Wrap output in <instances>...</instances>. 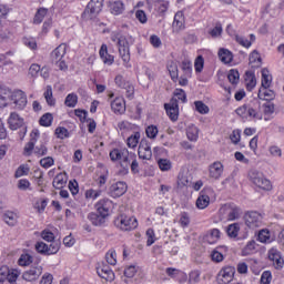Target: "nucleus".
<instances>
[{
  "mask_svg": "<svg viewBox=\"0 0 284 284\" xmlns=\"http://www.w3.org/2000/svg\"><path fill=\"white\" fill-rule=\"evenodd\" d=\"M110 205H112V201L108 199L100 200L95 204L97 212H91L88 215V219L92 223V225H95V227H101L102 225H105V219L110 216Z\"/></svg>",
  "mask_w": 284,
  "mask_h": 284,
  "instance_id": "f257e3e1",
  "label": "nucleus"
},
{
  "mask_svg": "<svg viewBox=\"0 0 284 284\" xmlns=\"http://www.w3.org/2000/svg\"><path fill=\"white\" fill-rule=\"evenodd\" d=\"M115 227H119V230H122V232H130L132 230H136L139 227V222L136 221V217L134 216H128V215H119L113 221Z\"/></svg>",
  "mask_w": 284,
  "mask_h": 284,
  "instance_id": "f03ea898",
  "label": "nucleus"
},
{
  "mask_svg": "<svg viewBox=\"0 0 284 284\" xmlns=\"http://www.w3.org/2000/svg\"><path fill=\"white\" fill-rule=\"evenodd\" d=\"M110 159L111 161H122L121 168L124 170V174H128L130 172V152L128 149H113L110 152Z\"/></svg>",
  "mask_w": 284,
  "mask_h": 284,
  "instance_id": "7ed1b4c3",
  "label": "nucleus"
},
{
  "mask_svg": "<svg viewBox=\"0 0 284 284\" xmlns=\"http://www.w3.org/2000/svg\"><path fill=\"white\" fill-rule=\"evenodd\" d=\"M101 10H103V0H91L82 13V19H87V21L97 19Z\"/></svg>",
  "mask_w": 284,
  "mask_h": 284,
  "instance_id": "20e7f679",
  "label": "nucleus"
},
{
  "mask_svg": "<svg viewBox=\"0 0 284 284\" xmlns=\"http://www.w3.org/2000/svg\"><path fill=\"white\" fill-rule=\"evenodd\" d=\"M248 179L253 182V185H256V187H260V190H265L266 192L272 190V182L265 179V175L256 170H251L248 172Z\"/></svg>",
  "mask_w": 284,
  "mask_h": 284,
  "instance_id": "39448f33",
  "label": "nucleus"
},
{
  "mask_svg": "<svg viewBox=\"0 0 284 284\" xmlns=\"http://www.w3.org/2000/svg\"><path fill=\"white\" fill-rule=\"evenodd\" d=\"M244 223L251 230H256V227H261L263 223V216L256 211H248L244 214Z\"/></svg>",
  "mask_w": 284,
  "mask_h": 284,
  "instance_id": "423d86ee",
  "label": "nucleus"
},
{
  "mask_svg": "<svg viewBox=\"0 0 284 284\" xmlns=\"http://www.w3.org/2000/svg\"><path fill=\"white\" fill-rule=\"evenodd\" d=\"M10 101H13V104L17 108V110H23V108L28 105V97L26 95V92H23L22 90L11 91Z\"/></svg>",
  "mask_w": 284,
  "mask_h": 284,
  "instance_id": "0eeeda50",
  "label": "nucleus"
},
{
  "mask_svg": "<svg viewBox=\"0 0 284 284\" xmlns=\"http://www.w3.org/2000/svg\"><path fill=\"white\" fill-rule=\"evenodd\" d=\"M118 45L120 57L123 60V62L130 63V41H128V38H125V36H120Z\"/></svg>",
  "mask_w": 284,
  "mask_h": 284,
  "instance_id": "6e6552de",
  "label": "nucleus"
},
{
  "mask_svg": "<svg viewBox=\"0 0 284 284\" xmlns=\"http://www.w3.org/2000/svg\"><path fill=\"white\" fill-rule=\"evenodd\" d=\"M236 274V268L234 266H225L217 274L219 284H227L234 278Z\"/></svg>",
  "mask_w": 284,
  "mask_h": 284,
  "instance_id": "1a4fd4ad",
  "label": "nucleus"
},
{
  "mask_svg": "<svg viewBox=\"0 0 284 284\" xmlns=\"http://www.w3.org/2000/svg\"><path fill=\"white\" fill-rule=\"evenodd\" d=\"M164 110L171 121H179V100L176 98H172L169 103H165Z\"/></svg>",
  "mask_w": 284,
  "mask_h": 284,
  "instance_id": "9d476101",
  "label": "nucleus"
},
{
  "mask_svg": "<svg viewBox=\"0 0 284 284\" xmlns=\"http://www.w3.org/2000/svg\"><path fill=\"white\" fill-rule=\"evenodd\" d=\"M125 192H128V183L124 181L115 182L109 187V195L112 196V199H120Z\"/></svg>",
  "mask_w": 284,
  "mask_h": 284,
  "instance_id": "9b49d317",
  "label": "nucleus"
},
{
  "mask_svg": "<svg viewBox=\"0 0 284 284\" xmlns=\"http://www.w3.org/2000/svg\"><path fill=\"white\" fill-rule=\"evenodd\" d=\"M97 274L98 276H100V278H103L109 283H112V281H114V271H112L109 264H105V263L98 264Z\"/></svg>",
  "mask_w": 284,
  "mask_h": 284,
  "instance_id": "f8f14e48",
  "label": "nucleus"
},
{
  "mask_svg": "<svg viewBox=\"0 0 284 284\" xmlns=\"http://www.w3.org/2000/svg\"><path fill=\"white\" fill-rule=\"evenodd\" d=\"M41 274H43V267L37 264L36 266H31L30 268L24 271L22 274V278L23 281H29V283H32V281H38Z\"/></svg>",
  "mask_w": 284,
  "mask_h": 284,
  "instance_id": "ddd939ff",
  "label": "nucleus"
},
{
  "mask_svg": "<svg viewBox=\"0 0 284 284\" xmlns=\"http://www.w3.org/2000/svg\"><path fill=\"white\" fill-rule=\"evenodd\" d=\"M138 154L139 159H142L143 161H150V159H152V146L146 139L141 140Z\"/></svg>",
  "mask_w": 284,
  "mask_h": 284,
  "instance_id": "4468645a",
  "label": "nucleus"
},
{
  "mask_svg": "<svg viewBox=\"0 0 284 284\" xmlns=\"http://www.w3.org/2000/svg\"><path fill=\"white\" fill-rule=\"evenodd\" d=\"M253 104V105H252ZM252 104H247V115L251 116L252 119H263V115L258 113L257 110H261V101L257 99L253 100Z\"/></svg>",
  "mask_w": 284,
  "mask_h": 284,
  "instance_id": "2eb2a0df",
  "label": "nucleus"
},
{
  "mask_svg": "<svg viewBox=\"0 0 284 284\" xmlns=\"http://www.w3.org/2000/svg\"><path fill=\"white\" fill-rule=\"evenodd\" d=\"M8 124L10 130H19V128H23L24 121L23 118L19 116V113L12 112L8 119Z\"/></svg>",
  "mask_w": 284,
  "mask_h": 284,
  "instance_id": "dca6fc26",
  "label": "nucleus"
},
{
  "mask_svg": "<svg viewBox=\"0 0 284 284\" xmlns=\"http://www.w3.org/2000/svg\"><path fill=\"white\" fill-rule=\"evenodd\" d=\"M268 258L273 262L276 270H281L284 265V260L281 257V253L274 248L268 252Z\"/></svg>",
  "mask_w": 284,
  "mask_h": 284,
  "instance_id": "f3484780",
  "label": "nucleus"
},
{
  "mask_svg": "<svg viewBox=\"0 0 284 284\" xmlns=\"http://www.w3.org/2000/svg\"><path fill=\"white\" fill-rule=\"evenodd\" d=\"M241 214H243V210H241L236 204H230L227 206V221H239V219H241Z\"/></svg>",
  "mask_w": 284,
  "mask_h": 284,
  "instance_id": "a211bd4d",
  "label": "nucleus"
},
{
  "mask_svg": "<svg viewBox=\"0 0 284 284\" xmlns=\"http://www.w3.org/2000/svg\"><path fill=\"white\" fill-rule=\"evenodd\" d=\"M257 97L262 101H274V99H276V93L274 92V90H271L270 88L262 87L258 90Z\"/></svg>",
  "mask_w": 284,
  "mask_h": 284,
  "instance_id": "6ab92c4d",
  "label": "nucleus"
},
{
  "mask_svg": "<svg viewBox=\"0 0 284 284\" xmlns=\"http://www.w3.org/2000/svg\"><path fill=\"white\" fill-rule=\"evenodd\" d=\"M99 54L105 65L114 63V55L108 53V44L101 45Z\"/></svg>",
  "mask_w": 284,
  "mask_h": 284,
  "instance_id": "aec40b11",
  "label": "nucleus"
},
{
  "mask_svg": "<svg viewBox=\"0 0 284 284\" xmlns=\"http://www.w3.org/2000/svg\"><path fill=\"white\" fill-rule=\"evenodd\" d=\"M111 109L114 114H123V112H125V100H123V98H115L111 102Z\"/></svg>",
  "mask_w": 284,
  "mask_h": 284,
  "instance_id": "412c9836",
  "label": "nucleus"
},
{
  "mask_svg": "<svg viewBox=\"0 0 284 284\" xmlns=\"http://www.w3.org/2000/svg\"><path fill=\"white\" fill-rule=\"evenodd\" d=\"M211 179H221V174H223V163L214 162L209 168Z\"/></svg>",
  "mask_w": 284,
  "mask_h": 284,
  "instance_id": "4be33fe9",
  "label": "nucleus"
},
{
  "mask_svg": "<svg viewBox=\"0 0 284 284\" xmlns=\"http://www.w3.org/2000/svg\"><path fill=\"white\" fill-rule=\"evenodd\" d=\"M67 47L65 44H60L51 52V61L55 63L57 61H61L63 57H65Z\"/></svg>",
  "mask_w": 284,
  "mask_h": 284,
  "instance_id": "5701e85b",
  "label": "nucleus"
},
{
  "mask_svg": "<svg viewBox=\"0 0 284 284\" xmlns=\"http://www.w3.org/2000/svg\"><path fill=\"white\" fill-rule=\"evenodd\" d=\"M109 8L111 14H123V10H125V4L121 0L109 2Z\"/></svg>",
  "mask_w": 284,
  "mask_h": 284,
  "instance_id": "b1692460",
  "label": "nucleus"
},
{
  "mask_svg": "<svg viewBox=\"0 0 284 284\" xmlns=\"http://www.w3.org/2000/svg\"><path fill=\"white\" fill-rule=\"evenodd\" d=\"M219 59L220 61H222V63H232V61H234V55L232 54V51L222 48L219 50Z\"/></svg>",
  "mask_w": 284,
  "mask_h": 284,
  "instance_id": "393cba45",
  "label": "nucleus"
},
{
  "mask_svg": "<svg viewBox=\"0 0 284 284\" xmlns=\"http://www.w3.org/2000/svg\"><path fill=\"white\" fill-rule=\"evenodd\" d=\"M65 183H68V175L59 173L53 179L52 185L55 190H63V187H65Z\"/></svg>",
  "mask_w": 284,
  "mask_h": 284,
  "instance_id": "a878e982",
  "label": "nucleus"
},
{
  "mask_svg": "<svg viewBox=\"0 0 284 284\" xmlns=\"http://www.w3.org/2000/svg\"><path fill=\"white\" fill-rule=\"evenodd\" d=\"M11 97H12V90L1 89L0 90V108H7L8 101H10Z\"/></svg>",
  "mask_w": 284,
  "mask_h": 284,
  "instance_id": "bb28decb",
  "label": "nucleus"
},
{
  "mask_svg": "<svg viewBox=\"0 0 284 284\" xmlns=\"http://www.w3.org/2000/svg\"><path fill=\"white\" fill-rule=\"evenodd\" d=\"M3 221L4 223H7V225H10V227H14V225L18 222L19 216L17 215V213L12 212V211H7L3 214Z\"/></svg>",
  "mask_w": 284,
  "mask_h": 284,
  "instance_id": "cd10ccee",
  "label": "nucleus"
},
{
  "mask_svg": "<svg viewBox=\"0 0 284 284\" xmlns=\"http://www.w3.org/2000/svg\"><path fill=\"white\" fill-rule=\"evenodd\" d=\"M250 64L252 68H261L263 59H261V53L257 50H254L248 57Z\"/></svg>",
  "mask_w": 284,
  "mask_h": 284,
  "instance_id": "c85d7f7f",
  "label": "nucleus"
},
{
  "mask_svg": "<svg viewBox=\"0 0 284 284\" xmlns=\"http://www.w3.org/2000/svg\"><path fill=\"white\" fill-rule=\"evenodd\" d=\"M168 71L172 81L176 83V81H179V65H176V62L172 61L170 64H168Z\"/></svg>",
  "mask_w": 284,
  "mask_h": 284,
  "instance_id": "c756f323",
  "label": "nucleus"
},
{
  "mask_svg": "<svg viewBox=\"0 0 284 284\" xmlns=\"http://www.w3.org/2000/svg\"><path fill=\"white\" fill-rule=\"evenodd\" d=\"M239 232H241V224L239 223L230 224L226 227V234L230 239H236V236H239Z\"/></svg>",
  "mask_w": 284,
  "mask_h": 284,
  "instance_id": "7c9ffc66",
  "label": "nucleus"
},
{
  "mask_svg": "<svg viewBox=\"0 0 284 284\" xmlns=\"http://www.w3.org/2000/svg\"><path fill=\"white\" fill-rule=\"evenodd\" d=\"M221 250H223V246H219L211 252L213 263H222V261H224L225 257L223 256Z\"/></svg>",
  "mask_w": 284,
  "mask_h": 284,
  "instance_id": "2f4dec72",
  "label": "nucleus"
},
{
  "mask_svg": "<svg viewBox=\"0 0 284 284\" xmlns=\"http://www.w3.org/2000/svg\"><path fill=\"white\" fill-rule=\"evenodd\" d=\"M210 205V196L205 194H201L196 200V207L199 210H205Z\"/></svg>",
  "mask_w": 284,
  "mask_h": 284,
  "instance_id": "473e14b6",
  "label": "nucleus"
},
{
  "mask_svg": "<svg viewBox=\"0 0 284 284\" xmlns=\"http://www.w3.org/2000/svg\"><path fill=\"white\" fill-rule=\"evenodd\" d=\"M257 241H260V243H272L270 230L267 229L261 230L257 234Z\"/></svg>",
  "mask_w": 284,
  "mask_h": 284,
  "instance_id": "72a5a7b5",
  "label": "nucleus"
},
{
  "mask_svg": "<svg viewBox=\"0 0 284 284\" xmlns=\"http://www.w3.org/2000/svg\"><path fill=\"white\" fill-rule=\"evenodd\" d=\"M52 121H54V116H52V113H44L40 118L39 124L42 125V128H50V125H52Z\"/></svg>",
  "mask_w": 284,
  "mask_h": 284,
  "instance_id": "f704fd0d",
  "label": "nucleus"
},
{
  "mask_svg": "<svg viewBox=\"0 0 284 284\" xmlns=\"http://www.w3.org/2000/svg\"><path fill=\"white\" fill-rule=\"evenodd\" d=\"M254 250H256V241L252 240L243 247L242 256H250V254L254 253Z\"/></svg>",
  "mask_w": 284,
  "mask_h": 284,
  "instance_id": "c9c22d12",
  "label": "nucleus"
},
{
  "mask_svg": "<svg viewBox=\"0 0 284 284\" xmlns=\"http://www.w3.org/2000/svg\"><path fill=\"white\" fill-rule=\"evenodd\" d=\"M158 165L161 172H170V170H172V161H170L169 159L158 160Z\"/></svg>",
  "mask_w": 284,
  "mask_h": 284,
  "instance_id": "e433bc0d",
  "label": "nucleus"
},
{
  "mask_svg": "<svg viewBox=\"0 0 284 284\" xmlns=\"http://www.w3.org/2000/svg\"><path fill=\"white\" fill-rule=\"evenodd\" d=\"M245 74L250 79L248 83H246V89L252 92L256 88V75L252 71H246Z\"/></svg>",
  "mask_w": 284,
  "mask_h": 284,
  "instance_id": "4c0bfd02",
  "label": "nucleus"
},
{
  "mask_svg": "<svg viewBox=\"0 0 284 284\" xmlns=\"http://www.w3.org/2000/svg\"><path fill=\"white\" fill-rule=\"evenodd\" d=\"M272 85V78H270V70L262 69V88H270Z\"/></svg>",
  "mask_w": 284,
  "mask_h": 284,
  "instance_id": "58836bf2",
  "label": "nucleus"
},
{
  "mask_svg": "<svg viewBox=\"0 0 284 284\" xmlns=\"http://www.w3.org/2000/svg\"><path fill=\"white\" fill-rule=\"evenodd\" d=\"M78 101H79V97H77V94L74 93H70L67 95L64 100V105H67V108H75Z\"/></svg>",
  "mask_w": 284,
  "mask_h": 284,
  "instance_id": "ea45409f",
  "label": "nucleus"
},
{
  "mask_svg": "<svg viewBox=\"0 0 284 284\" xmlns=\"http://www.w3.org/2000/svg\"><path fill=\"white\" fill-rule=\"evenodd\" d=\"M227 79L232 85H236L239 83V79H241V74L239 73V70L231 69L227 74Z\"/></svg>",
  "mask_w": 284,
  "mask_h": 284,
  "instance_id": "a19ab883",
  "label": "nucleus"
},
{
  "mask_svg": "<svg viewBox=\"0 0 284 284\" xmlns=\"http://www.w3.org/2000/svg\"><path fill=\"white\" fill-rule=\"evenodd\" d=\"M195 110L199 112V114H209L210 113V106H207L203 101H195L194 102Z\"/></svg>",
  "mask_w": 284,
  "mask_h": 284,
  "instance_id": "79ce46f5",
  "label": "nucleus"
},
{
  "mask_svg": "<svg viewBox=\"0 0 284 284\" xmlns=\"http://www.w3.org/2000/svg\"><path fill=\"white\" fill-rule=\"evenodd\" d=\"M189 283L190 284L201 283V271L199 270L191 271L189 274Z\"/></svg>",
  "mask_w": 284,
  "mask_h": 284,
  "instance_id": "37998d69",
  "label": "nucleus"
},
{
  "mask_svg": "<svg viewBox=\"0 0 284 284\" xmlns=\"http://www.w3.org/2000/svg\"><path fill=\"white\" fill-rule=\"evenodd\" d=\"M45 14H48V9L45 8L38 9L33 19V23H37V24L41 23L43 19H45Z\"/></svg>",
  "mask_w": 284,
  "mask_h": 284,
  "instance_id": "c03bdc74",
  "label": "nucleus"
},
{
  "mask_svg": "<svg viewBox=\"0 0 284 284\" xmlns=\"http://www.w3.org/2000/svg\"><path fill=\"white\" fill-rule=\"evenodd\" d=\"M30 173V166H28V164H21L17 171H16V179H20V176H28V174Z\"/></svg>",
  "mask_w": 284,
  "mask_h": 284,
  "instance_id": "a18cd8bd",
  "label": "nucleus"
},
{
  "mask_svg": "<svg viewBox=\"0 0 284 284\" xmlns=\"http://www.w3.org/2000/svg\"><path fill=\"white\" fill-rule=\"evenodd\" d=\"M145 134L148 136V139H156L158 134H159V128H156V125L151 124L145 129Z\"/></svg>",
  "mask_w": 284,
  "mask_h": 284,
  "instance_id": "49530a36",
  "label": "nucleus"
},
{
  "mask_svg": "<svg viewBox=\"0 0 284 284\" xmlns=\"http://www.w3.org/2000/svg\"><path fill=\"white\" fill-rule=\"evenodd\" d=\"M139 139H141V133L135 132L131 136L128 138V146L129 148H136L139 145Z\"/></svg>",
  "mask_w": 284,
  "mask_h": 284,
  "instance_id": "de8ad7c7",
  "label": "nucleus"
},
{
  "mask_svg": "<svg viewBox=\"0 0 284 284\" xmlns=\"http://www.w3.org/2000/svg\"><path fill=\"white\" fill-rule=\"evenodd\" d=\"M209 34L213 39H216V37H221V34H223V26L221 24V22H216L215 28L209 31Z\"/></svg>",
  "mask_w": 284,
  "mask_h": 284,
  "instance_id": "09e8293b",
  "label": "nucleus"
},
{
  "mask_svg": "<svg viewBox=\"0 0 284 284\" xmlns=\"http://www.w3.org/2000/svg\"><path fill=\"white\" fill-rule=\"evenodd\" d=\"M170 6V2L165 0H156L155 1V8H158L159 12L163 14V12H168V8Z\"/></svg>",
  "mask_w": 284,
  "mask_h": 284,
  "instance_id": "8fccbe9b",
  "label": "nucleus"
},
{
  "mask_svg": "<svg viewBox=\"0 0 284 284\" xmlns=\"http://www.w3.org/2000/svg\"><path fill=\"white\" fill-rule=\"evenodd\" d=\"M59 250H61V243L52 241L51 244L48 245V256L57 254Z\"/></svg>",
  "mask_w": 284,
  "mask_h": 284,
  "instance_id": "3c124183",
  "label": "nucleus"
},
{
  "mask_svg": "<svg viewBox=\"0 0 284 284\" xmlns=\"http://www.w3.org/2000/svg\"><path fill=\"white\" fill-rule=\"evenodd\" d=\"M55 135L58 136V139H69L70 132L64 126H58L55 129Z\"/></svg>",
  "mask_w": 284,
  "mask_h": 284,
  "instance_id": "603ef678",
  "label": "nucleus"
},
{
  "mask_svg": "<svg viewBox=\"0 0 284 284\" xmlns=\"http://www.w3.org/2000/svg\"><path fill=\"white\" fill-rule=\"evenodd\" d=\"M40 165L41 168H44V170H48L54 165V159L52 156L43 158L40 160Z\"/></svg>",
  "mask_w": 284,
  "mask_h": 284,
  "instance_id": "864d4df0",
  "label": "nucleus"
},
{
  "mask_svg": "<svg viewBox=\"0 0 284 284\" xmlns=\"http://www.w3.org/2000/svg\"><path fill=\"white\" fill-rule=\"evenodd\" d=\"M108 265H116V251H109L105 255Z\"/></svg>",
  "mask_w": 284,
  "mask_h": 284,
  "instance_id": "5fc2aeb1",
  "label": "nucleus"
},
{
  "mask_svg": "<svg viewBox=\"0 0 284 284\" xmlns=\"http://www.w3.org/2000/svg\"><path fill=\"white\" fill-rule=\"evenodd\" d=\"M204 65H205V60L203 59V55H199L195 59V63H194L195 72H203Z\"/></svg>",
  "mask_w": 284,
  "mask_h": 284,
  "instance_id": "6e6d98bb",
  "label": "nucleus"
},
{
  "mask_svg": "<svg viewBox=\"0 0 284 284\" xmlns=\"http://www.w3.org/2000/svg\"><path fill=\"white\" fill-rule=\"evenodd\" d=\"M186 135L189 141H196L199 139V129L196 126L189 129Z\"/></svg>",
  "mask_w": 284,
  "mask_h": 284,
  "instance_id": "4d7b16f0",
  "label": "nucleus"
},
{
  "mask_svg": "<svg viewBox=\"0 0 284 284\" xmlns=\"http://www.w3.org/2000/svg\"><path fill=\"white\" fill-rule=\"evenodd\" d=\"M19 265L21 266H27L30 265V263H32V255L30 254H22L18 261Z\"/></svg>",
  "mask_w": 284,
  "mask_h": 284,
  "instance_id": "13d9d810",
  "label": "nucleus"
},
{
  "mask_svg": "<svg viewBox=\"0 0 284 284\" xmlns=\"http://www.w3.org/2000/svg\"><path fill=\"white\" fill-rule=\"evenodd\" d=\"M36 250L39 254L48 256V244H45L44 242H37Z\"/></svg>",
  "mask_w": 284,
  "mask_h": 284,
  "instance_id": "bf43d9fd",
  "label": "nucleus"
},
{
  "mask_svg": "<svg viewBox=\"0 0 284 284\" xmlns=\"http://www.w3.org/2000/svg\"><path fill=\"white\" fill-rule=\"evenodd\" d=\"M182 70L184 72V77H192V62L183 61L182 62Z\"/></svg>",
  "mask_w": 284,
  "mask_h": 284,
  "instance_id": "052dcab7",
  "label": "nucleus"
},
{
  "mask_svg": "<svg viewBox=\"0 0 284 284\" xmlns=\"http://www.w3.org/2000/svg\"><path fill=\"white\" fill-rule=\"evenodd\" d=\"M33 152L37 156H45V154H48V146H45V144L37 145Z\"/></svg>",
  "mask_w": 284,
  "mask_h": 284,
  "instance_id": "680f3d73",
  "label": "nucleus"
},
{
  "mask_svg": "<svg viewBox=\"0 0 284 284\" xmlns=\"http://www.w3.org/2000/svg\"><path fill=\"white\" fill-rule=\"evenodd\" d=\"M123 90H125V97L126 99H134V85L130 84V82L128 84H124V88H122Z\"/></svg>",
  "mask_w": 284,
  "mask_h": 284,
  "instance_id": "e2e57ef3",
  "label": "nucleus"
},
{
  "mask_svg": "<svg viewBox=\"0 0 284 284\" xmlns=\"http://www.w3.org/2000/svg\"><path fill=\"white\" fill-rule=\"evenodd\" d=\"M41 239H43V241H47L48 243H52V241H54V233L49 230H43L41 232Z\"/></svg>",
  "mask_w": 284,
  "mask_h": 284,
  "instance_id": "0e129e2a",
  "label": "nucleus"
},
{
  "mask_svg": "<svg viewBox=\"0 0 284 284\" xmlns=\"http://www.w3.org/2000/svg\"><path fill=\"white\" fill-rule=\"evenodd\" d=\"M181 227H187L190 225V214L187 212H182L180 217Z\"/></svg>",
  "mask_w": 284,
  "mask_h": 284,
  "instance_id": "69168bd1",
  "label": "nucleus"
},
{
  "mask_svg": "<svg viewBox=\"0 0 284 284\" xmlns=\"http://www.w3.org/2000/svg\"><path fill=\"white\" fill-rule=\"evenodd\" d=\"M190 185V180H187V176L183 174L178 175V186L179 187H187Z\"/></svg>",
  "mask_w": 284,
  "mask_h": 284,
  "instance_id": "338daca9",
  "label": "nucleus"
},
{
  "mask_svg": "<svg viewBox=\"0 0 284 284\" xmlns=\"http://www.w3.org/2000/svg\"><path fill=\"white\" fill-rule=\"evenodd\" d=\"M261 283L262 284H270V283H272V272L264 271L262 276H261Z\"/></svg>",
  "mask_w": 284,
  "mask_h": 284,
  "instance_id": "774afa93",
  "label": "nucleus"
}]
</instances>
